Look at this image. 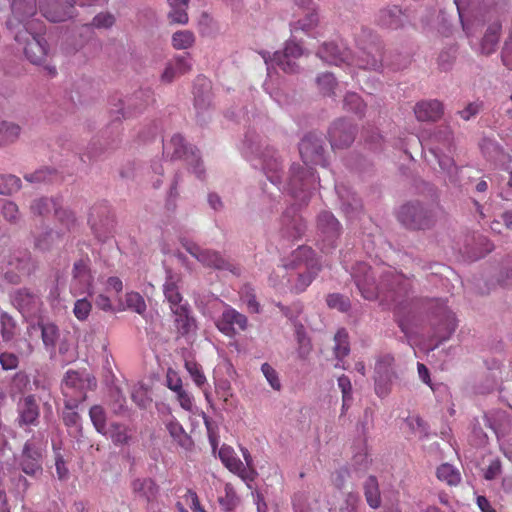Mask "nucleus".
I'll list each match as a JSON object with an SVG mask.
<instances>
[{
  "label": "nucleus",
  "instance_id": "nucleus-1",
  "mask_svg": "<svg viewBox=\"0 0 512 512\" xmlns=\"http://www.w3.org/2000/svg\"><path fill=\"white\" fill-rule=\"evenodd\" d=\"M352 276L361 295L367 300L381 299L393 304L394 315L398 326L405 334H409V328L402 317V311L410 306L406 297L409 294L411 283L403 274L387 270L380 286L375 284L371 268L366 263H357L353 268Z\"/></svg>",
  "mask_w": 512,
  "mask_h": 512
},
{
  "label": "nucleus",
  "instance_id": "nucleus-2",
  "mask_svg": "<svg viewBox=\"0 0 512 512\" xmlns=\"http://www.w3.org/2000/svg\"><path fill=\"white\" fill-rule=\"evenodd\" d=\"M12 16L7 21L10 30H15L19 24L23 28L15 32V40L23 44L26 58L35 65H41L48 56V46L41 33L29 30L31 25L28 19L37 12V0H13L11 4Z\"/></svg>",
  "mask_w": 512,
  "mask_h": 512
},
{
  "label": "nucleus",
  "instance_id": "nucleus-3",
  "mask_svg": "<svg viewBox=\"0 0 512 512\" xmlns=\"http://www.w3.org/2000/svg\"><path fill=\"white\" fill-rule=\"evenodd\" d=\"M359 54L355 57L347 48H340L335 42H324L317 51L323 61L333 64L356 66L362 69L378 70L383 66L381 43L374 39L367 44H358Z\"/></svg>",
  "mask_w": 512,
  "mask_h": 512
},
{
  "label": "nucleus",
  "instance_id": "nucleus-4",
  "mask_svg": "<svg viewBox=\"0 0 512 512\" xmlns=\"http://www.w3.org/2000/svg\"><path fill=\"white\" fill-rule=\"evenodd\" d=\"M299 153L307 168L292 166L291 185L293 186L297 182L307 181V176L314 178V172L309 165H324L325 163L323 140L315 134L310 133L301 140Z\"/></svg>",
  "mask_w": 512,
  "mask_h": 512
},
{
  "label": "nucleus",
  "instance_id": "nucleus-5",
  "mask_svg": "<svg viewBox=\"0 0 512 512\" xmlns=\"http://www.w3.org/2000/svg\"><path fill=\"white\" fill-rule=\"evenodd\" d=\"M320 271L275 269L268 278L269 284L280 294H300L306 291Z\"/></svg>",
  "mask_w": 512,
  "mask_h": 512
},
{
  "label": "nucleus",
  "instance_id": "nucleus-6",
  "mask_svg": "<svg viewBox=\"0 0 512 512\" xmlns=\"http://www.w3.org/2000/svg\"><path fill=\"white\" fill-rule=\"evenodd\" d=\"M96 387V380L87 373L68 370L62 382L61 390L65 397L66 409H76L86 399L88 390Z\"/></svg>",
  "mask_w": 512,
  "mask_h": 512
},
{
  "label": "nucleus",
  "instance_id": "nucleus-7",
  "mask_svg": "<svg viewBox=\"0 0 512 512\" xmlns=\"http://www.w3.org/2000/svg\"><path fill=\"white\" fill-rule=\"evenodd\" d=\"M399 221L409 229H427L434 225L435 216L431 210L419 203H407L398 212Z\"/></svg>",
  "mask_w": 512,
  "mask_h": 512
},
{
  "label": "nucleus",
  "instance_id": "nucleus-8",
  "mask_svg": "<svg viewBox=\"0 0 512 512\" xmlns=\"http://www.w3.org/2000/svg\"><path fill=\"white\" fill-rule=\"evenodd\" d=\"M182 245L186 251L195 257L204 266L212 267L219 270H230L234 274H238V269L230 264L220 253L201 249L196 243L182 240Z\"/></svg>",
  "mask_w": 512,
  "mask_h": 512
},
{
  "label": "nucleus",
  "instance_id": "nucleus-9",
  "mask_svg": "<svg viewBox=\"0 0 512 512\" xmlns=\"http://www.w3.org/2000/svg\"><path fill=\"white\" fill-rule=\"evenodd\" d=\"M165 149L171 154L172 158L189 161L193 165L196 175L201 177L204 169L197 154L198 150L187 145L185 139L180 134L173 135L170 141L166 143Z\"/></svg>",
  "mask_w": 512,
  "mask_h": 512
},
{
  "label": "nucleus",
  "instance_id": "nucleus-10",
  "mask_svg": "<svg viewBox=\"0 0 512 512\" xmlns=\"http://www.w3.org/2000/svg\"><path fill=\"white\" fill-rule=\"evenodd\" d=\"M278 268H287L291 271L309 270L321 271V264L311 247L299 246Z\"/></svg>",
  "mask_w": 512,
  "mask_h": 512
},
{
  "label": "nucleus",
  "instance_id": "nucleus-11",
  "mask_svg": "<svg viewBox=\"0 0 512 512\" xmlns=\"http://www.w3.org/2000/svg\"><path fill=\"white\" fill-rule=\"evenodd\" d=\"M397 377L394 370V357L386 354L378 359L375 365V391L380 397L389 393L390 384Z\"/></svg>",
  "mask_w": 512,
  "mask_h": 512
},
{
  "label": "nucleus",
  "instance_id": "nucleus-12",
  "mask_svg": "<svg viewBox=\"0 0 512 512\" xmlns=\"http://www.w3.org/2000/svg\"><path fill=\"white\" fill-rule=\"evenodd\" d=\"M302 55V46L294 40H288L282 51L273 54L272 62L285 73H295L299 67L297 60Z\"/></svg>",
  "mask_w": 512,
  "mask_h": 512
},
{
  "label": "nucleus",
  "instance_id": "nucleus-13",
  "mask_svg": "<svg viewBox=\"0 0 512 512\" xmlns=\"http://www.w3.org/2000/svg\"><path fill=\"white\" fill-rule=\"evenodd\" d=\"M21 470L29 475L35 476L42 472V451L33 441L24 444L18 461Z\"/></svg>",
  "mask_w": 512,
  "mask_h": 512
},
{
  "label": "nucleus",
  "instance_id": "nucleus-14",
  "mask_svg": "<svg viewBox=\"0 0 512 512\" xmlns=\"http://www.w3.org/2000/svg\"><path fill=\"white\" fill-rule=\"evenodd\" d=\"M328 136L333 149L347 148L355 139V127L348 121L340 119L332 124Z\"/></svg>",
  "mask_w": 512,
  "mask_h": 512
},
{
  "label": "nucleus",
  "instance_id": "nucleus-15",
  "mask_svg": "<svg viewBox=\"0 0 512 512\" xmlns=\"http://www.w3.org/2000/svg\"><path fill=\"white\" fill-rule=\"evenodd\" d=\"M93 277L89 268V261L80 259L74 263L71 292L74 296L89 293L92 287Z\"/></svg>",
  "mask_w": 512,
  "mask_h": 512
},
{
  "label": "nucleus",
  "instance_id": "nucleus-16",
  "mask_svg": "<svg viewBox=\"0 0 512 512\" xmlns=\"http://www.w3.org/2000/svg\"><path fill=\"white\" fill-rule=\"evenodd\" d=\"M65 6H60L58 0H39L42 15L50 22H62L73 16L75 1L66 0Z\"/></svg>",
  "mask_w": 512,
  "mask_h": 512
},
{
  "label": "nucleus",
  "instance_id": "nucleus-17",
  "mask_svg": "<svg viewBox=\"0 0 512 512\" xmlns=\"http://www.w3.org/2000/svg\"><path fill=\"white\" fill-rule=\"evenodd\" d=\"M247 324V317L230 307L223 311L222 316L216 322L217 328L227 336L234 335L236 329L244 331Z\"/></svg>",
  "mask_w": 512,
  "mask_h": 512
},
{
  "label": "nucleus",
  "instance_id": "nucleus-18",
  "mask_svg": "<svg viewBox=\"0 0 512 512\" xmlns=\"http://www.w3.org/2000/svg\"><path fill=\"white\" fill-rule=\"evenodd\" d=\"M131 490L136 499L147 503L154 502L159 494V486L149 477L134 479L131 482Z\"/></svg>",
  "mask_w": 512,
  "mask_h": 512
},
{
  "label": "nucleus",
  "instance_id": "nucleus-19",
  "mask_svg": "<svg viewBox=\"0 0 512 512\" xmlns=\"http://www.w3.org/2000/svg\"><path fill=\"white\" fill-rule=\"evenodd\" d=\"M414 113L419 121H437L443 115V105L438 100H424L414 107Z\"/></svg>",
  "mask_w": 512,
  "mask_h": 512
},
{
  "label": "nucleus",
  "instance_id": "nucleus-20",
  "mask_svg": "<svg viewBox=\"0 0 512 512\" xmlns=\"http://www.w3.org/2000/svg\"><path fill=\"white\" fill-rule=\"evenodd\" d=\"M317 227L323 235L324 241H328L329 245H332L340 231V224L334 215L328 211L321 212L318 216Z\"/></svg>",
  "mask_w": 512,
  "mask_h": 512
},
{
  "label": "nucleus",
  "instance_id": "nucleus-21",
  "mask_svg": "<svg viewBox=\"0 0 512 512\" xmlns=\"http://www.w3.org/2000/svg\"><path fill=\"white\" fill-rule=\"evenodd\" d=\"M19 424L36 425L39 418V406L34 395H28L19 403Z\"/></svg>",
  "mask_w": 512,
  "mask_h": 512
},
{
  "label": "nucleus",
  "instance_id": "nucleus-22",
  "mask_svg": "<svg viewBox=\"0 0 512 512\" xmlns=\"http://www.w3.org/2000/svg\"><path fill=\"white\" fill-rule=\"evenodd\" d=\"M282 223L283 235L288 239H300L306 231V224L304 220L301 216L295 213L291 216L289 212H286L282 217Z\"/></svg>",
  "mask_w": 512,
  "mask_h": 512
},
{
  "label": "nucleus",
  "instance_id": "nucleus-23",
  "mask_svg": "<svg viewBox=\"0 0 512 512\" xmlns=\"http://www.w3.org/2000/svg\"><path fill=\"white\" fill-rule=\"evenodd\" d=\"M31 265V257L25 253L22 258H16L15 262H9L11 268L5 272V278L11 283H19L22 276L30 274Z\"/></svg>",
  "mask_w": 512,
  "mask_h": 512
},
{
  "label": "nucleus",
  "instance_id": "nucleus-24",
  "mask_svg": "<svg viewBox=\"0 0 512 512\" xmlns=\"http://www.w3.org/2000/svg\"><path fill=\"white\" fill-rule=\"evenodd\" d=\"M191 63L186 56L175 57L173 62H170L161 75V80L165 83H171L176 77L189 72Z\"/></svg>",
  "mask_w": 512,
  "mask_h": 512
},
{
  "label": "nucleus",
  "instance_id": "nucleus-25",
  "mask_svg": "<svg viewBox=\"0 0 512 512\" xmlns=\"http://www.w3.org/2000/svg\"><path fill=\"white\" fill-rule=\"evenodd\" d=\"M152 101L151 94L145 91H139L129 99L128 110H124L122 107L117 110L123 118L131 117L134 114L143 111Z\"/></svg>",
  "mask_w": 512,
  "mask_h": 512
},
{
  "label": "nucleus",
  "instance_id": "nucleus-26",
  "mask_svg": "<svg viewBox=\"0 0 512 512\" xmlns=\"http://www.w3.org/2000/svg\"><path fill=\"white\" fill-rule=\"evenodd\" d=\"M219 457L222 463L233 473L244 478L246 467L244 463L235 455L233 449L228 446H222L219 450Z\"/></svg>",
  "mask_w": 512,
  "mask_h": 512
},
{
  "label": "nucleus",
  "instance_id": "nucleus-27",
  "mask_svg": "<svg viewBox=\"0 0 512 512\" xmlns=\"http://www.w3.org/2000/svg\"><path fill=\"white\" fill-rule=\"evenodd\" d=\"M179 280L178 276L169 275L163 286L164 295L170 304L171 310L185 305L182 304L183 297L179 292Z\"/></svg>",
  "mask_w": 512,
  "mask_h": 512
},
{
  "label": "nucleus",
  "instance_id": "nucleus-28",
  "mask_svg": "<svg viewBox=\"0 0 512 512\" xmlns=\"http://www.w3.org/2000/svg\"><path fill=\"white\" fill-rule=\"evenodd\" d=\"M166 429L180 447L185 450H191L193 447V440L176 419L168 421L166 423Z\"/></svg>",
  "mask_w": 512,
  "mask_h": 512
},
{
  "label": "nucleus",
  "instance_id": "nucleus-29",
  "mask_svg": "<svg viewBox=\"0 0 512 512\" xmlns=\"http://www.w3.org/2000/svg\"><path fill=\"white\" fill-rule=\"evenodd\" d=\"M501 31L500 22L496 21L490 24L481 41V52L485 55H490L495 52Z\"/></svg>",
  "mask_w": 512,
  "mask_h": 512
},
{
  "label": "nucleus",
  "instance_id": "nucleus-30",
  "mask_svg": "<svg viewBox=\"0 0 512 512\" xmlns=\"http://www.w3.org/2000/svg\"><path fill=\"white\" fill-rule=\"evenodd\" d=\"M175 315V324L181 335H187L196 327L195 320L189 315L187 305L171 310Z\"/></svg>",
  "mask_w": 512,
  "mask_h": 512
},
{
  "label": "nucleus",
  "instance_id": "nucleus-31",
  "mask_svg": "<svg viewBox=\"0 0 512 512\" xmlns=\"http://www.w3.org/2000/svg\"><path fill=\"white\" fill-rule=\"evenodd\" d=\"M404 14L398 6L382 9L379 13V23L391 29L399 28L403 23Z\"/></svg>",
  "mask_w": 512,
  "mask_h": 512
},
{
  "label": "nucleus",
  "instance_id": "nucleus-32",
  "mask_svg": "<svg viewBox=\"0 0 512 512\" xmlns=\"http://www.w3.org/2000/svg\"><path fill=\"white\" fill-rule=\"evenodd\" d=\"M170 5V11L168 18L171 23L186 24L189 20L187 14V8L189 0H168Z\"/></svg>",
  "mask_w": 512,
  "mask_h": 512
},
{
  "label": "nucleus",
  "instance_id": "nucleus-33",
  "mask_svg": "<svg viewBox=\"0 0 512 512\" xmlns=\"http://www.w3.org/2000/svg\"><path fill=\"white\" fill-rule=\"evenodd\" d=\"M364 495L368 505L377 509L381 505V496L379 491V485L375 476H369L364 484Z\"/></svg>",
  "mask_w": 512,
  "mask_h": 512
},
{
  "label": "nucleus",
  "instance_id": "nucleus-34",
  "mask_svg": "<svg viewBox=\"0 0 512 512\" xmlns=\"http://www.w3.org/2000/svg\"><path fill=\"white\" fill-rule=\"evenodd\" d=\"M457 321L455 315L449 311L444 310L442 315V323L436 329V335L441 340H447L456 330Z\"/></svg>",
  "mask_w": 512,
  "mask_h": 512
},
{
  "label": "nucleus",
  "instance_id": "nucleus-35",
  "mask_svg": "<svg viewBox=\"0 0 512 512\" xmlns=\"http://www.w3.org/2000/svg\"><path fill=\"white\" fill-rule=\"evenodd\" d=\"M115 445H125L131 439L129 428L121 423H112L107 428V435Z\"/></svg>",
  "mask_w": 512,
  "mask_h": 512
},
{
  "label": "nucleus",
  "instance_id": "nucleus-36",
  "mask_svg": "<svg viewBox=\"0 0 512 512\" xmlns=\"http://www.w3.org/2000/svg\"><path fill=\"white\" fill-rule=\"evenodd\" d=\"M334 355L342 361L350 352L349 336L345 329H339L334 336Z\"/></svg>",
  "mask_w": 512,
  "mask_h": 512
},
{
  "label": "nucleus",
  "instance_id": "nucleus-37",
  "mask_svg": "<svg viewBox=\"0 0 512 512\" xmlns=\"http://www.w3.org/2000/svg\"><path fill=\"white\" fill-rule=\"evenodd\" d=\"M40 328L45 348L49 351H54L59 338L58 327L53 323H42L40 324Z\"/></svg>",
  "mask_w": 512,
  "mask_h": 512
},
{
  "label": "nucleus",
  "instance_id": "nucleus-38",
  "mask_svg": "<svg viewBox=\"0 0 512 512\" xmlns=\"http://www.w3.org/2000/svg\"><path fill=\"white\" fill-rule=\"evenodd\" d=\"M319 22L318 14L315 10L308 12L303 18L291 23V30L294 32L302 31L309 33Z\"/></svg>",
  "mask_w": 512,
  "mask_h": 512
},
{
  "label": "nucleus",
  "instance_id": "nucleus-39",
  "mask_svg": "<svg viewBox=\"0 0 512 512\" xmlns=\"http://www.w3.org/2000/svg\"><path fill=\"white\" fill-rule=\"evenodd\" d=\"M437 477L440 481L445 482L450 486L459 484L461 480L459 471L448 463L442 464L438 467Z\"/></svg>",
  "mask_w": 512,
  "mask_h": 512
},
{
  "label": "nucleus",
  "instance_id": "nucleus-40",
  "mask_svg": "<svg viewBox=\"0 0 512 512\" xmlns=\"http://www.w3.org/2000/svg\"><path fill=\"white\" fill-rule=\"evenodd\" d=\"M20 135V127L14 123L2 122L0 124V146L15 142Z\"/></svg>",
  "mask_w": 512,
  "mask_h": 512
},
{
  "label": "nucleus",
  "instance_id": "nucleus-41",
  "mask_svg": "<svg viewBox=\"0 0 512 512\" xmlns=\"http://www.w3.org/2000/svg\"><path fill=\"white\" fill-rule=\"evenodd\" d=\"M91 422L96 431L102 435H107L106 412L100 405H94L89 410Z\"/></svg>",
  "mask_w": 512,
  "mask_h": 512
},
{
  "label": "nucleus",
  "instance_id": "nucleus-42",
  "mask_svg": "<svg viewBox=\"0 0 512 512\" xmlns=\"http://www.w3.org/2000/svg\"><path fill=\"white\" fill-rule=\"evenodd\" d=\"M184 366L195 385L199 388H203L207 379L201 365L193 359H185Z\"/></svg>",
  "mask_w": 512,
  "mask_h": 512
},
{
  "label": "nucleus",
  "instance_id": "nucleus-43",
  "mask_svg": "<svg viewBox=\"0 0 512 512\" xmlns=\"http://www.w3.org/2000/svg\"><path fill=\"white\" fill-rule=\"evenodd\" d=\"M218 501L222 509L227 512L233 511L237 507L239 498L230 483L225 484L224 495L220 496Z\"/></svg>",
  "mask_w": 512,
  "mask_h": 512
},
{
  "label": "nucleus",
  "instance_id": "nucleus-44",
  "mask_svg": "<svg viewBox=\"0 0 512 512\" xmlns=\"http://www.w3.org/2000/svg\"><path fill=\"white\" fill-rule=\"evenodd\" d=\"M239 295L240 299L247 305L249 312H260V304L256 300L254 288L250 284H244L240 288Z\"/></svg>",
  "mask_w": 512,
  "mask_h": 512
},
{
  "label": "nucleus",
  "instance_id": "nucleus-45",
  "mask_svg": "<svg viewBox=\"0 0 512 512\" xmlns=\"http://www.w3.org/2000/svg\"><path fill=\"white\" fill-rule=\"evenodd\" d=\"M195 43V35L190 30H180L172 36V46L175 49L183 50L188 49Z\"/></svg>",
  "mask_w": 512,
  "mask_h": 512
},
{
  "label": "nucleus",
  "instance_id": "nucleus-46",
  "mask_svg": "<svg viewBox=\"0 0 512 512\" xmlns=\"http://www.w3.org/2000/svg\"><path fill=\"white\" fill-rule=\"evenodd\" d=\"M21 180L15 175H0V194L10 195L20 189Z\"/></svg>",
  "mask_w": 512,
  "mask_h": 512
},
{
  "label": "nucleus",
  "instance_id": "nucleus-47",
  "mask_svg": "<svg viewBox=\"0 0 512 512\" xmlns=\"http://www.w3.org/2000/svg\"><path fill=\"white\" fill-rule=\"evenodd\" d=\"M57 205V199L40 198L35 200L31 205V212L34 215L44 216Z\"/></svg>",
  "mask_w": 512,
  "mask_h": 512
},
{
  "label": "nucleus",
  "instance_id": "nucleus-48",
  "mask_svg": "<svg viewBox=\"0 0 512 512\" xmlns=\"http://www.w3.org/2000/svg\"><path fill=\"white\" fill-rule=\"evenodd\" d=\"M317 85L323 95L332 96L337 86L335 77L331 73H323L317 78Z\"/></svg>",
  "mask_w": 512,
  "mask_h": 512
},
{
  "label": "nucleus",
  "instance_id": "nucleus-49",
  "mask_svg": "<svg viewBox=\"0 0 512 512\" xmlns=\"http://www.w3.org/2000/svg\"><path fill=\"white\" fill-rule=\"evenodd\" d=\"M127 307L134 312L142 315L146 311L144 298L138 292H129L126 294Z\"/></svg>",
  "mask_w": 512,
  "mask_h": 512
},
{
  "label": "nucleus",
  "instance_id": "nucleus-50",
  "mask_svg": "<svg viewBox=\"0 0 512 512\" xmlns=\"http://www.w3.org/2000/svg\"><path fill=\"white\" fill-rule=\"evenodd\" d=\"M326 302L330 308L337 309L341 312H347L351 306L349 298L339 293L329 294L326 298Z\"/></svg>",
  "mask_w": 512,
  "mask_h": 512
},
{
  "label": "nucleus",
  "instance_id": "nucleus-51",
  "mask_svg": "<svg viewBox=\"0 0 512 512\" xmlns=\"http://www.w3.org/2000/svg\"><path fill=\"white\" fill-rule=\"evenodd\" d=\"M344 108L356 114H362L365 104L358 94L348 93L344 98Z\"/></svg>",
  "mask_w": 512,
  "mask_h": 512
},
{
  "label": "nucleus",
  "instance_id": "nucleus-52",
  "mask_svg": "<svg viewBox=\"0 0 512 512\" xmlns=\"http://www.w3.org/2000/svg\"><path fill=\"white\" fill-rule=\"evenodd\" d=\"M1 213L3 217L12 224L17 223L20 219L18 206L12 201H3Z\"/></svg>",
  "mask_w": 512,
  "mask_h": 512
},
{
  "label": "nucleus",
  "instance_id": "nucleus-53",
  "mask_svg": "<svg viewBox=\"0 0 512 512\" xmlns=\"http://www.w3.org/2000/svg\"><path fill=\"white\" fill-rule=\"evenodd\" d=\"M261 371H262L263 375L265 376L266 380L268 381V383L270 384V386L274 390L280 391L282 385H281L277 371L268 363L262 364Z\"/></svg>",
  "mask_w": 512,
  "mask_h": 512
},
{
  "label": "nucleus",
  "instance_id": "nucleus-54",
  "mask_svg": "<svg viewBox=\"0 0 512 512\" xmlns=\"http://www.w3.org/2000/svg\"><path fill=\"white\" fill-rule=\"evenodd\" d=\"M92 309L91 302L87 300L86 298L78 299L73 308V313L75 317L80 320L84 321L88 318L90 312Z\"/></svg>",
  "mask_w": 512,
  "mask_h": 512
},
{
  "label": "nucleus",
  "instance_id": "nucleus-55",
  "mask_svg": "<svg viewBox=\"0 0 512 512\" xmlns=\"http://www.w3.org/2000/svg\"><path fill=\"white\" fill-rule=\"evenodd\" d=\"M338 387L342 392L343 409L348 406V402L352 399V384L348 376L342 375L338 378Z\"/></svg>",
  "mask_w": 512,
  "mask_h": 512
},
{
  "label": "nucleus",
  "instance_id": "nucleus-56",
  "mask_svg": "<svg viewBox=\"0 0 512 512\" xmlns=\"http://www.w3.org/2000/svg\"><path fill=\"white\" fill-rule=\"evenodd\" d=\"M54 214L68 229L75 223L74 214L70 210L62 208L58 200L54 208Z\"/></svg>",
  "mask_w": 512,
  "mask_h": 512
},
{
  "label": "nucleus",
  "instance_id": "nucleus-57",
  "mask_svg": "<svg viewBox=\"0 0 512 512\" xmlns=\"http://www.w3.org/2000/svg\"><path fill=\"white\" fill-rule=\"evenodd\" d=\"M166 386L168 389H170L173 392L180 390L183 387V381H182L179 373L172 368L167 369Z\"/></svg>",
  "mask_w": 512,
  "mask_h": 512
},
{
  "label": "nucleus",
  "instance_id": "nucleus-58",
  "mask_svg": "<svg viewBox=\"0 0 512 512\" xmlns=\"http://www.w3.org/2000/svg\"><path fill=\"white\" fill-rule=\"evenodd\" d=\"M176 394V399L182 409L185 411H192L194 405L193 396L182 387L180 390L174 392Z\"/></svg>",
  "mask_w": 512,
  "mask_h": 512
},
{
  "label": "nucleus",
  "instance_id": "nucleus-59",
  "mask_svg": "<svg viewBox=\"0 0 512 512\" xmlns=\"http://www.w3.org/2000/svg\"><path fill=\"white\" fill-rule=\"evenodd\" d=\"M442 149L439 146H436L431 149V152L434 154V156L438 159L439 166L442 170L451 172L454 168V160L447 156V155H440V152Z\"/></svg>",
  "mask_w": 512,
  "mask_h": 512
},
{
  "label": "nucleus",
  "instance_id": "nucleus-60",
  "mask_svg": "<svg viewBox=\"0 0 512 512\" xmlns=\"http://www.w3.org/2000/svg\"><path fill=\"white\" fill-rule=\"evenodd\" d=\"M115 22V18L110 13H99L93 18L92 25L97 28H109Z\"/></svg>",
  "mask_w": 512,
  "mask_h": 512
},
{
  "label": "nucleus",
  "instance_id": "nucleus-61",
  "mask_svg": "<svg viewBox=\"0 0 512 512\" xmlns=\"http://www.w3.org/2000/svg\"><path fill=\"white\" fill-rule=\"evenodd\" d=\"M58 237L59 235L57 233L50 230L44 234L43 238L36 239L35 246L40 250H49L54 240Z\"/></svg>",
  "mask_w": 512,
  "mask_h": 512
},
{
  "label": "nucleus",
  "instance_id": "nucleus-62",
  "mask_svg": "<svg viewBox=\"0 0 512 512\" xmlns=\"http://www.w3.org/2000/svg\"><path fill=\"white\" fill-rule=\"evenodd\" d=\"M36 300L37 296L26 289L19 290L16 296V301L23 308L34 304Z\"/></svg>",
  "mask_w": 512,
  "mask_h": 512
},
{
  "label": "nucleus",
  "instance_id": "nucleus-63",
  "mask_svg": "<svg viewBox=\"0 0 512 512\" xmlns=\"http://www.w3.org/2000/svg\"><path fill=\"white\" fill-rule=\"evenodd\" d=\"M0 364L4 370H12L18 366V357L13 353L0 354Z\"/></svg>",
  "mask_w": 512,
  "mask_h": 512
},
{
  "label": "nucleus",
  "instance_id": "nucleus-64",
  "mask_svg": "<svg viewBox=\"0 0 512 512\" xmlns=\"http://www.w3.org/2000/svg\"><path fill=\"white\" fill-rule=\"evenodd\" d=\"M359 496L356 493L349 492L345 498V508H341L342 512H357L359 504Z\"/></svg>",
  "mask_w": 512,
  "mask_h": 512
}]
</instances>
